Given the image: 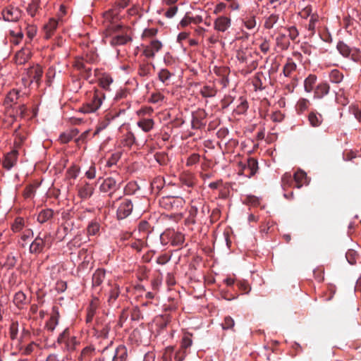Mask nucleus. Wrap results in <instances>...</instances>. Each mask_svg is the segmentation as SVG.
<instances>
[{"label":"nucleus","mask_w":361,"mask_h":361,"mask_svg":"<svg viewBox=\"0 0 361 361\" xmlns=\"http://www.w3.org/2000/svg\"><path fill=\"white\" fill-rule=\"evenodd\" d=\"M128 350L124 345H119L116 348L112 361H126Z\"/></svg>","instance_id":"19"},{"label":"nucleus","mask_w":361,"mask_h":361,"mask_svg":"<svg viewBox=\"0 0 361 361\" xmlns=\"http://www.w3.org/2000/svg\"><path fill=\"white\" fill-rule=\"evenodd\" d=\"M312 11V7L310 6H307L299 12V15L301 18L307 19L308 17L311 18V16L313 14Z\"/></svg>","instance_id":"49"},{"label":"nucleus","mask_w":361,"mask_h":361,"mask_svg":"<svg viewBox=\"0 0 361 361\" xmlns=\"http://www.w3.org/2000/svg\"><path fill=\"white\" fill-rule=\"evenodd\" d=\"M20 97V92L17 90H11L6 97V102L7 104H12L16 102Z\"/></svg>","instance_id":"38"},{"label":"nucleus","mask_w":361,"mask_h":361,"mask_svg":"<svg viewBox=\"0 0 361 361\" xmlns=\"http://www.w3.org/2000/svg\"><path fill=\"white\" fill-rule=\"evenodd\" d=\"M104 24L106 27L104 32L106 40L112 46L123 45L131 40L130 30L118 23L120 20V9L114 7L103 14Z\"/></svg>","instance_id":"1"},{"label":"nucleus","mask_w":361,"mask_h":361,"mask_svg":"<svg viewBox=\"0 0 361 361\" xmlns=\"http://www.w3.org/2000/svg\"><path fill=\"white\" fill-rule=\"evenodd\" d=\"M298 105L301 110H305L308 108L309 101L306 99H301L298 101Z\"/></svg>","instance_id":"63"},{"label":"nucleus","mask_w":361,"mask_h":361,"mask_svg":"<svg viewBox=\"0 0 361 361\" xmlns=\"http://www.w3.org/2000/svg\"><path fill=\"white\" fill-rule=\"evenodd\" d=\"M185 351L179 349L174 350L173 347L168 346L166 348L165 351L163 354L164 361H183L185 357Z\"/></svg>","instance_id":"5"},{"label":"nucleus","mask_w":361,"mask_h":361,"mask_svg":"<svg viewBox=\"0 0 361 361\" xmlns=\"http://www.w3.org/2000/svg\"><path fill=\"white\" fill-rule=\"evenodd\" d=\"M180 180L182 183L188 187H193L195 185L194 176L192 174L183 175Z\"/></svg>","instance_id":"42"},{"label":"nucleus","mask_w":361,"mask_h":361,"mask_svg":"<svg viewBox=\"0 0 361 361\" xmlns=\"http://www.w3.org/2000/svg\"><path fill=\"white\" fill-rule=\"evenodd\" d=\"M35 187L33 185L27 186L24 191V196L26 198L31 197L35 194Z\"/></svg>","instance_id":"58"},{"label":"nucleus","mask_w":361,"mask_h":361,"mask_svg":"<svg viewBox=\"0 0 361 361\" xmlns=\"http://www.w3.org/2000/svg\"><path fill=\"white\" fill-rule=\"evenodd\" d=\"M53 214L54 212L52 209H43L37 215V221L40 224H44L51 219L53 216Z\"/></svg>","instance_id":"26"},{"label":"nucleus","mask_w":361,"mask_h":361,"mask_svg":"<svg viewBox=\"0 0 361 361\" xmlns=\"http://www.w3.org/2000/svg\"><path fill=\"white\" fill-rule=\"evenodd\" d=\"M240 169L238 174L245 175L247 178L254 176L258 169V163L254 158H249L245 163L240 162L239 164Z\"/></svg>","instance_id":"4"},{"label":"nucleus","mask_w":361,"mask_h":361,"mask_svg":"<svg viewBox=\"0 0 361 361\" xmlns=\"http://www.w3.org/2000/svg\"><path fill=\"white\" fill-rule=\"evenodd\" d=\"M164 97L163 94H161L159 92L154 93L151 95V97L149 98V102L151 103H158L159 102H161L164 99Z\"/></svg>","instance_id":"53"},{"label":"nucleus","mask_w":361,"mask_h":361,"mask_svg":"<svg viewBox=\"0 0 361 361\" xmlns=\"http://www.w3.org/2000/svg\"><path fill=\"white\" fill-rule=\"evenodd\" d=\"M120 294V289L117 284H114L109 293L108 302L109 304H112L117 299Z\"/></svg>","instance_id":"32"},{"label":"nucleus","mask_w":361,"mask_h":361,"mask_svg":"<svg viewBox=\"0 0 361 361\" xmlns=\"http://www.w3.org/2000/svg\"><path fill=\"white\" fill-rule=\"evenodd\" d=\"M343 75L338 70H332L329 73V79L331 82L334 83H339L343 80Z\"/></svg>","instance_id":"35"},{"label":"nucleus","mask_w":361,"mask_h":361,"mask_svg":"<svg viewBox=\"0 0 361 361\" xmlns=\"http://www.w3.org/2000/svg\"><path fill=\"white\" fill-rule=\"evenodd\" d=\"M133 204L131 200L128 199H123L118 209H117V217L118 219H123L128 216L133 211Z\"/></svg>","instance_id":"7"},{"label":"nucleus","mask_w":361,"mask_h":361,"mask_svg":"<svg viewBox=\"0 0 361 361\" xmlns=\"http://www.w3.org/2000/svg\"><path fill=\"white\" fill-rule=\"evenodd\" d=\"M192 23V17L185 16L179 23L181 27H185Z\"/></svg>","instance_id":"62"},{"label":"nucleus","mask_w":361,"mask_h":361,"mask_svg":"<svg viewBox=\"0 0 361 361\" xmlns=\"http://www.w3.org/2000/svg\"><path fill=\"white\" fill-rule=\"evenodd\" d=\"M21 11L16 6H8L2 11V16L5 20L9 22H15L18 20L21 17Z\"/></svg>","instance_id":"6"},{"label":"nucleus","mask_w":361,"mask_h":361,"mask_svg":"<svg viewBox=\"0 0 361 361\" xmlns=\"http://www.w3.org/2000/svg\"><path fill=\"white\" fill-rule=\"evenodd\" d=\"M113 82V78L107 73L102 74L99 78L100 87L106 91H111V85Z\"/></svg>","instance_id":"21"},{"label":"nucleus","mask_w":361,"mask_h":361,"mask_svg":"<svg viewBox=\"0 0 361 361\" xmlns=\"http://www.w3.org/2000/svg\"><path fill=\"white\" fill-rule=\"evenodd\" d=\"M337 49L343 56L347 57L350 54V48L343 42H339L337 44Z\"/></svg>","instance_id":"40"},{"label":"nucleus","mask_w":361,"mask_h":361,"mask_svg":"<svg viewBox=\"0 0 361 361\" xmlns=\"http://www.w3.org/2000/svg\"><path fill=\"white\" fill-rule=\"evenodd\" d=\"M171 243L173 245H182L185 240L184 235L180 232H173L171 237Z\"/></svg>","instance_id":"34"},{"label":"nucleus","mask_w":361,"mask_h":361,"mask_svg":"<svg viewBox=\"0 0 361 361\" xmlns=\"http://www.w3.org/2000/svg\"><path fill=\"white\" fill-rule=\"evenodd\" d=\"M177 6H171V7L165 12L164 16L168 18H173L178 12Z\"/></svg>","instance_id":"52"},{"label":"nucleus","mask_w":361,"mask_h":361,"mask_svg":"<svg viewBox=\"0 0 361 361\" xmlns=\"http://www.w3.org/2000/svg\"><path fill=\"white\" fill-rule=\"evenodd\" d=\"M24 227V220L23 218L16 219L12 225V230L13 232H20Z\"/></svg>","instance_id":"43"},{"label":"nucleus","mask_w":361,"mask_h":361,"mask_svg":"<svg viewBox=\"0 0 361 361\" xmlns=\"http://www.w3.org/2000/svg\"><path fill=\"white\" fill-rule=\"evenodd\" d=\"M143 246H144V243L142 240H136L130 244V247L136 250L137 252L141 251Z\"/></svg>","instance_id":"59"},{"label":"nucleus","mask_w":361,"mask_h":361,"mask_svg":"<svg viewBox=\"0 0 361 361\" xmlns=\"http://www.w3.org/2000/svg\"><path fill=\"white\" fill-rule=\"evenodd\" d=\"M78 193L81 198L87 199L92 195L93 188L89 184H85L80 188Z\"/></svg>","instance_id":"30"},{"label":"nucleus","mask_w":361,"mask_h":361,"mask_svg":"<svg viewBox=\"0 0 361 361\" xmlns=\"http://www.w3.org/2000/svg\"><path fill=\"white\" fill-rule=\"evenodd\" d=\"M192 343L191 336L189 334H185L182 338L181 341V348L182 350L187 349L190 347Z\"/></svg>","instance_id":"44"},{"label":"nucleus","mask_w":361,"mask_h":361,"mask_svg":"<svg viewBox=\"0 0 361 361\" xmlns=\"http://www.w3.org/2000/svg\"><path fill=\"white\" fill-rule=\"evenodd\" d=\"M18 158V152L16 150H13L8 153L4 159L3 165L7 169L12 168L16 163Z\"/></svg>","instance_id":"17"},{"label":"nucleus","mask_w":361,"mask_h":361,"mask_svg":"<svg viewBox=\"0 0 361 361\" xmlns=\"http://www.w3.org/2000/svg\"><path fill=\"white\" fill-rule=\"evenodd\" d=\"M293 183L292 175L290 173H285L281 178V185L284 190L289 188Z\"/></svg>","instance_id":"36"},{"label":"nucleus","mask_w":361,"mask_h":361,"mask_svg":"<svg viewBox=\"0 0 361 361\" xmlns=\"http://www.w3.org/2000/svg\"><path fill=\"white\" fill-rule=\"evenodd\" d=\"M137 125L144 132L148 133L153 129L154 121L152 118H140L137 121Z\"/></svg>","instance_id":"18"},{"label":"nucleus","mask_w":361,"mask_h":361,"mask_svg":"<svg viewBox=\"0 0 361 361\" xmlns=\"http://www.w3.org/2000/svg\"><path fill=\"white\" fill-rule=\"evenodd\" d=\"M163 47L162 43L158 39H153L149 44L145 46L143 49V54L147 58H154L155 54L159 51Z\"/></svg>","instance_id":"9"},{"label":"nucleus","mask_w":361,"mask_h":361,"mask_svg":"<svg viewBox=\"0 0 361 361\" xmlns=\"http://www.w3.org/2000/svg\"><path fill=\"white\" fill-rule=\"evenodd\" d=\"M77 128L71 129L61 134L59 140L61 143H67L78 134Z\"/></svg>","instance_id":"25"},{"label":"nucleus","mask_w":361,"mask_h":361,"mask_svg":"<svg viewBox=\"0 0 361 361\" xmlns=\"http://www.w3.org/2000/svg\"><path fill=\"white\" fill-rule=\"evenodd\" d=\"M27 74L30 79V82H39L42 76L43 70L39 65L36 64L27 69Z\"/></svg>","instance_id":"11"},{"label":"nucleus","mask_w":361,"mask_h":361,"mask_svg":"<svg viewBox=\"0 0 361 361\" xmlns=\"http://www.w3.org/2000/svg\"><path fill=\"white\" fill-rule=\"evenodd\" d=\"M13 302L19 309H23L28 303V300L23 291H18L14 295Z\"/></svg>","instance_id":"20"},{"label":"nucleus","mask_w":361,"mask_h":361,"mask_svg":"<svg viewBox=\"0 0 361 361\" xmlns=\"http://www.w3.org/2000/svg\"><path fill=\"white\" fill-rule=\"evenodd\" d=\"M68 331L67 329H66L65 330H63V331L60 334V335L59 336L58 338H57V341L59 343H66V344L67 343V340L68 339Z\"/></svg>","instance_id":"54"},{"label":"nucleus","mask_w":361,"mask_h":361,"mask_svg":"<svg viewBox=\"0 0 361 361\" xmlns=\"http://www.w3.org/2000/svg\"><path fill=\"white\" fill-rule=\"evenodd\" d=\"M231 26V18L226 16H220L214 21V29L220 32H226Z\"/></svg>","instance_id":"8"},{"label":"nucleus","mask_w":361,"mask_h":361,"mask_svg":"<svg viewBox=\"0 0 361 361\" xmlns=\"http://www.w3.org/2000/svg\"><path fill=\"white\" fill-rule=\"evenodd\" d=\"M200 160V156L197 154H191L187 159L186 165L188 166L197 164Z\"/></svg>","instance_id":"51"},{"label":"nucleus","mask_w":361,"mask_h":361,"mask_svg":"<svg viewBox=\"0 0 361 361\" xmlns=\"http://www.w3.org/2000/svg\"><path fill=\"white\" fill-rule=\"evenodd\" d=\"M32 52L27 47L22 48L14 57V61L18 65L25 64L31 57Z\"/></svg>","instance_id":"10"},{"label":"nucleus","mask_w":361,"mask_h":361,"mask_svg":"<svg viewBox=\"0 0 361 361\" xmlns=\"http://www.w3.org/2000/svg\"><path fill=\"white\" fill-rule=\"evenodd\" d=\"M317 81V76L314 75H310L304 82L305 90L307 92H311Z\"/></svg>","instance_id":"29"},{"label":"nucleus","mask_w":361,"mask_h":361,"mask_svg":"<svg viewBox=\"0 0 361 361\" xmlns=\"http://www.w3.org/2000/svg\"><path fill=\"white\" fill-rule=\"evenodd\" d=\"M270 44L269 40L264 39L259 45L260 50L264 53L267 54L269 51Z\"/></svg>","instance_id":"56"},{"label":"nucleus","mask_w":361,"mask_h":361,"mask_svg":"<svg viewBox=\"0 0 361 361\" xmlns=\"http://www.w3.org/2000/svg\"><path fill=\"white\" fill-rule=\"evenodd\" d=\"M94 352V349L91 347L85 348L81 352V357L82 359L89 358Z\"/></svg>","instance_id":"55"},{"label":"nucleus","mask_w":361,"mask_h":361,"mask_svg":"<svg viewBox=\"0 0 361 361\" xmlns=\"http://www.w3.org/2000/svg\"><path fill=\"white\" fill-rule=\"evenodd\" d=\"M280 18L279 14L271 13L269 16L263 18L264 23L263 27L265 30H271L274 28V25L279 22Z\"/></svg>","instance_id":"14"},{"label":"nucleus","mask_w":361,"mask_h":361,"mask_svg":"<svg viewBox=\"0 0 361 361\" xmlns=\"http://www.w3.org/2000/svg\"><path fill=\"white\" fill-rule=\"evenodd\" d=\"M296 68V63L292 59H288L283 66V73L285 77L291 78Z\"/></svg>","instance_id":"22"},{"label":"nucleus","mask_w":361,"mask_h":361,"mask_svg":"<svg viewBox=\"0 0 361 361\" xmlns=\"http://www.w3.org/2000/svg\"><path fill=\"white\" fill-rule=\"evenodd\" d=\"M100 228V225L99 223L96 221H92L89 224L87 228V232L88 235H97Z\"/></svg>","instance_id":"39"},{"label":"nucleus","mask_w":361,"mask_h":361,"mask_svg":"<svg viewBox=\"0 0 361 361\" xmlns=\"http://www.w3.org/2000/svg\"><path fill=\"white\" fill-rule=\"evenodd\" d=\"M59 313L58 311V308L54 307L52 308L51 315L46 324V328L47 329V330L53 331L59 324Z\"/></svg>","instance_id":"13"},{"label":"nucleus","mask_w":361,"mask_h":361,"mask_svg":"<svg viewBox=\"0 0 361 361\" xmlns=\"http://www.w3.org/2000/svg\"><path fill=\"white\" fill-rule=\"evenodd\" d=\"M58 25L59 20L55 18L49 19V22L44 25V30L46 39H49L53 35L54 31L58 27Z\"/></svg>","instance_id":"16"},{"label":"nucleus","mask_w":361,"mask_h":361,"mask_svg":"<svg viewBox=\"0 0 361 361\" xmlns=\"http://www.w3.org/2000/svg\"><path fill=\"white\" fill-rule=\"evenodd\" d=\"M226 4L223 2H220L215 6L214 10V13L218 14L219 13H221L226 9Z\"/></svg>","instance_id":"60"},{"label":"nucleus","mask_w":361,"mask_h":361,"mask_svg":"<svg viewBox=\"0 0 361 361\" xmlns=\"http://www.w3.org/2000/svg\"><path fill=\"white\" fill-rule=\"evenodd\" d=\"M243 24L246 29L249 30H253L257 25L256 16L255 15H251L245 17L243 20Z\"/></svg>","instance_id":"31"},{"label":"nucleus","mask_w":361,"mask_h":361,"mask_svg":"<svg viewBox=\"0 0 361 361\" xmlns=\"http://www.w3.org/2000/svg\"><path fill=\"white\" fill-rule=\"evenodd\" d=\"M171 76V74L167 69H161L159 73V78L162 82L167 81Z\"/></svg>","instance_id":"48"},{"label":"nucleus","mask_w":361,"mask_h":361,"mask_svg":"<svg viewBox=\"0 0 361 361\" xmlns=\"http://www.w3.org/2000/svg\"><path fill=\"white\" fill-rule=\"evenodd\" d=\"M318 22H319V16L317 13H313L311 16V18H310L308 25H307V27L308 30L311 32V34L314 33V31H315V29L317 27V24L318 23Z\"/></svg>","instance_id":"37"},{"label":"nucleus","mask_w":361,"mask_h":361,"mask_svg":"<svg viewBox=\"0 0 361 361\" xmlns=\"http://www.w3.org/2000/svg\"><path fill=\"white\" fill-rule=\"evenodd\" d=\"M288 32V37L290 39L295 40L299 35V32L296 27L291 26L287 28Z\"/></svg>","instance_id":"50"},{"label":"nucleus","mask_w":361,"mask_h":361,"mask_svg":"<svg viewBox=\"0 0 361 361\" xmlns=\"http://www.w3.org/2000/svg\"><path fill=\"white\" fill-rule=\"evenodd\" d=\"M10 334L12 339H15L18 334V324L12 323L10 326Z\"/></svg>","instance_id":"57"},{"label":"nucleus","mask_w":361,"mask_h":361,"mask_svg":"<svg viewBox=\"0 0 361 361\" xmlns=\"http://www.w3.org/2000/svg\"><path fill=\"white\" fill-rule=\"evenodd\" d=\"M38 7H39L38 1L32 0V2L30 4H29L27 8V11L28 14L30 16H31L32 17H34L37 12Z\"/></svg>","instance_id":"41"},{"label":"nucleus","mask_w":361,"mask_h":361,"mask_svg":"<svg viewBox=\"0 0 361 361\" xmlns=\"http://www.w3.org/2000/svg\"><path fill=\"white\" fill-rule=\"evenodd\" d=\"M308 120H309L310 124L312 127L316 128V127H319L322 124V123L323 121V118H322V116L319 114L311 112L308 116Z\"/></svg>","instance_id":"27"},{"label":"nucleus","mask_w":361,"mask_h":361,"mask_svg":"<svg viewBox=\"0 0 361 361\" xmlns=\"http://www.w3.org/2000/svg\"><path fill=\"white\" fill-rule=\"evenodd\" d=\"M118 188L116 181L111 177L106 178L100 185L102 192H108L116 190Z\"/></svg>","instance_id":"15"},{"label":"nucleus","mask_w":361,"mask_h":361,"mask_svg":"<svg viewBox=\"0 0 361 361\" xmlns=\"http://www.w3.org/2000/svg\"><path fill=\"white\" fill-rule=\"evenodd\" d=\"M330 87L329 84L322 82L319 84L314 90V97L317 98H322L329 92Z\"/></svg>","instance_id":"23"},{"label":"nucleus","mask_w":361,"mask_h":361,"mask_svg":"<svg viewBox=\"0 0 361 361\" xmlns=\"http://www.w3.org/2000/svg\"><path fill=\"white\" fill-rule=\"evenodd\" d=\"M105 271L98 269L95 271L92 276V284L94 286H99L102 284L105 279Z\"/></svg>","instance_id":"24"},{"label":"nucleus","mask_w":361,"mask_h":361,"mask_svg":"<svg viewBox=\"0 0 361 361\" xmlns=\"http://www.w3.org/2000/svg\"><path fill=\"white\" fill-rule=\"evenodd\" d=\"M54 238L49 233H39L30 246L31 253L38 254L44 248H49L52 245Z\"/></svg>","instance_id":"2"},{"label":"nucleus","mask_w":361,"mask_h":361,"mask_svg":"<svg viewBox=\"0 0 361 361\" xmlns=\"http://www.w3.org/2000/svg\"><path fill=\"white\" fill-rule=\"evenodd\" d=\"M104 99V94L102 92L95 91L92 99L81 107L80 111L85 114L95 112L101 106Z\"/></svg>","instance_id":"3"},{"label":"nucleus","mask_w":361,"mask_h":361,"mask_svg":"<svg viewBox=\"0 0 361 361\" xmlns=\"http://www.w3.org/2000/svg\"><path fill=\"white\" fill-rule=\"evenodd\" d=\"M221 325L224 329H230L234 326L235 322L232 317L228 316L225 317Z\"/></svg>","instance_id":"46"},{"label":"nucleus","mask_w":361,"mask_h":361,"mask_svg":"<svg viewBox=\"0 0 361 361\" xmlns=\"http://www.w3.org/2000/svg\"><path fill=\"white\" fill-rule=\"evenodd\" d=\"M200 94L204 97H212L216 95V90L213 86L204 85L201 88Z\"/></svg>","instance_id":"33"},{"label":"nucleus","mask_w":361,"mask_h":361,"mask_svg":"<svg viewBox=\"0 0 361 361\" xmlns=\"http://www.w3.org/2000/svg\"><path fill=\"white\" fill-rule=\"evenodd\" d=\"M37 28L34 25H28L26 28L27 37L32 40L37 34Z\"/></svg>","instance_id":"45"},{"label":"nucleus","mask_w":361,"mask_h":361,"mask_svg":"<svg viewBox=\"0 0 361 361\" xmlns=\"http://www.w3.org/2000/svg\"><path fill=\"white\" fill-rule=\"evenodd\" d=\"M9 34L11 36L10 40L15 45H18L23 38V33L20 29L18 30H11Z\"/></svg>","instance_id":"28"},{"label":"nucleus","mask_w":361,"mask_h":361,"mask_svg":"<svg viewBox=\"0 0 361 361\" xmlns=\"http://www.w3.org/2000/svg\"><path fill=\"white\" fill-rule=\"evenodd\" d=\"M77 343L76 339L75 337H72L71 339L67 340L66 346L69 350H73Z\"/></svg>","instance_id":"64"},{"label":"nucleus","mask_w":361,"mask_h":361,"mask_svg":"<svg viewBox=\"0 0 361 361\" xmlns=\"http://www.w3.org/2000/svg\"><path fill=\"white\" fill-rule=\"evenodd\" d=\"M153 112V109L151 107H145L142 108L137 111V114L139 116H142L145 115H149Z\"/></svg>","instance_id":"61"},{"label":"nucleus","mask_w":361,"mask_h":361,"mask_svg":"<svg viewBox=\"0 0 361 361\" xmlns=\"http://www.w3.org/2000/svg\"><path fill=\"white\" fill-rule=\"evenodd\" d=\"M157 32H158V30L157 28H154V27L146 28L144 30L142 37L143 38L152 37L155 36L157 34Z\"/></svg>","instance_id":"47"},{"label":"nucleus","mask_w":361,"mask_h":361,"mask_svg":"<svg viewBox=\"0 0 361 361\" xmlns=\"http://www.w3.org/2000/svg\"><path fill=\"white\" fill-rule=\"evenodd\" d=\"M293 178L297 188H300L303 185H307L310 183V179L307 176L306 173L300 169L293 174Z\"/></svg>","instance_id":"12"}]
</instances>
